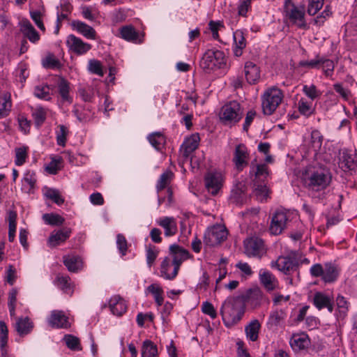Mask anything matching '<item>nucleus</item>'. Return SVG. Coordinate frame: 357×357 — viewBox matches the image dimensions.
Masks as SVG:
<instances>
[{
	"label": "nucleus",
	"instance_id": "69168bd1",
	"mask_svg": "<svg viewBox=\"0 0 357 357\" xmlns=\"http://www.w3.org/2000/svg\"><path fill=\"white\" fill-rule=\"evenodd\" d=\"M299 66L304 68L319 69L321 68V56H319V55H317L314 59L310 61H301L299 62Z\"/></svg>",
	"mask_w": 357,
	"mask_h": 357
},
{
	"label": "nucleus",
	"instance_id": "cd10ccee",
	"mask_svg": "<svg viewBox=\"0 0 357 357\" xmlns=\"http://www.w3.org/2000/svg\"><path fill=\"white\" fill-rule=\"evenodd\" d=\"M340 268L333 263H326L324 264V275L322 280L325 283H332L337 280Z\"/></svg>",
	"mask_w": 357,
	"mask_h": 357
},
{
	"label": "nucleus",
	"instance_id": "bf43d9fd",
	"mask_svg": "<svg viewBox=\"0 0 357 357\" xmlns=\"http://www.w3.org/2000/svg\"><path fill=\"white\" fill-rule=\"evenodd\" d=\"M45 196L58 205H61L64 202V199L61 196L59 192L55 189H47L45 192Z\"/></svg>",
	"mask_w": 357,
	"mask_h": 357
},
{
	"label": "nucleus",
	"instance_id": "aec40b11",
	"mask_svg": "<svg viewBox=\"0 0 357 357\" xmlns=\"http://www.w3.org/2000/svg\"><path fill=\"white\" fill-rule=\"evenodd\" d=\"M71 233V229L68 227L53 231L48 238V245L51 248H54L61 245L70 237Z\"/></svg>",
	"mask_w": 357,
	"mask_h": 357
},
{
	"label": "nucleus",
	"instance_id": "052dcab7",
	"mask_svg": "<svg viewBox=\"0 0 357 357\" xmlns=\"http://www.w3.org/2000/svg\"><path fill=\"white\" fill-rule=\"evenodd\" d=\"M34 95L40 99L50 100V87L48 85L44 84L37 86L34 89Z\"/></svg>",
	"mask_w": 357,
	"mask_h": 357
},
{
	"label": "nucleus",
	"instance_id": "de8ad7c7",
	"mask_svg": "<svg viewBox=\"0 0 357 357\" xmlns=\"http://www.w3.org/2000/svg\"><path fill=\"white\" fill-rule=\"evenodd\" d=\"M287 314L284 310H276L273 312L269 317L268 324L271 326H279L286 318Z\"/></svg>",
	"mask_w": 357,
	"mask_h": 357
},
{
	"label": "nucleus",
	"instance_id": "f8f14e48",
	"mask_svg": "<svg viewBox=\"0 0 357 357\" xmlns=\"http://www.w3.org/2000/svg\"><path fill=\"white\" fill-rule=\"evenodd\" d=\"M205 186L212 195H216L222 186V176L219 172H208L204 177Z\"/></svg>",
	"mask_w": 357,
	"mask_h": 357
},
{
	"label": "nucleus",
	"instance_id": "f257e3e1",
	"mask_svg": "<svg viewBox=\"0 0 357 357\" xmlns=\"http://www.w3.org/2000/svg\"><path fill=\"white\" fill-rule=\"evenodd\" d=\"M220 314L225 325L230 328L242 319L244 307L237 297L228 298L222 305Z\"/></svg>",
	"mask_w": 357,
	"mask_h": 357
},
{
	"label": "nucleus",
	"instance_id": "c85d7f7f",
	"mask_svg": "<svg viewBox=\"0 0 357 357\" xmlns=\"http://www.w3.org/2000/svg\"><path fill=\"white\" fill-rule=\"evenodd\" d=\"M260 329L261 324L259 320H252L245 327L246 337L252 342H256L259 338Z\"/></svg>",
	"mask_w": 357,
	"mask_h": 357
},
{
	"label": "nucleus",
	"instance_id": "7c9ffc66",
	"mask_svg": "<svg viewBox=\"0 0 357 357\" xmlns=\"http://www.w3.org/2000/svg\"><path fill=\"white\" fill-rule=\"evenodd\" d=\"M174 262L169 257H165L160 265V276L169 280L174 279L177 275H174Z\"/></svg>",
	"mask_w": 357,
	"mask_h": 357
},
{
	"label": "nucleus",
	"instance_id": "6e6d98bb",
	"mask_svg": "<svg viewBox=\"0 0 357 357\" xmlns=\"http://www.w3.org/2000/svg\"><path fill=\"white\" fill-rule=\"evenodd\" d=\"M58 88H59V94L61 96L62 99L63 100H68L70 98L69 82L66 79H65L64 78L62 77V78H61V79L59 82Z\"/></svg>",
	"mask_w": 357,
	"mask_h": 357
},
{
	"label": "nucleus",
	"instance_id": "c9c22d12",
	"mask_svg": "<svg viewBox=\"0 0 357 357\" xmlns=\"http://www.w3.org/2000/svg\"><path fill=\"white\" fill-rule=\"evenodd\" d=\"M254 183V192L257 198L261 202L266 201L270 193L269 189L267 188L265 181L259 182L255 181Z\"/></svg>",
	"mask_w": 357,
	"mask_h": 357
},
{
	"label": "nucleus",
	"instance_id": "39448f33",
	"mask_svg": "<svg viewBox=\"0 0 357 357\" xmlns=\"http://www.w3.org/2000/svg\"><path fill=\"white\" fill-rule=\"evenodd\" d=\"M236 297L244 308L245 306H248L252 309L257 308L267 300L262 290L257 287L250 288Z\"/></svg>",
	"mask_w": 357,
	"mask_h": 357
},
{
	"label": "nucleus",
	"instance_id": "6ab92c4d",
	"mask_svg": "<svg viewBox=\"0 0 357 357\" xmlns=\"http://www.w3.org/2000/svg\"><path fill=\"white\" fill-rule=\"evenodd\" d=\"M313 304L319 310L327 308L329 312L333 311V298L323 292H316L313 296Z\"/></svg>",
	"mask_w": 357,
	"mask_h": 357
},
{
	"label": "nucleus",
	"instance_id": "a211bd4d",
	"mask_svg": "<svg viewBox=\"0 0 357 357\" xmlns=\"http://www.w3.org/2000/svg\"><path fill=\"white\" fill-rule=\"evenodd\" d=\"M66 44L70 50L77 54H85L91 48L90 44L84 43L82 39L73 34L68 36Z\"/></svg>",
	"mask_w": 357,
	"mask_h": 357
},
{
	"label": "nucleus",
	"instance_id": "ddd939ff",
	"mask_svg": "<svg viewBox=\"0 0 357 357\" xmlns=\"http://www.w3.org/2000/svg\"><path fill=\"white\" fill-rule=\"evenodd\" d=\"M338 165L344 172L355 171L357 169V153L351 150H343Z\"/></svg>",
	"mask_w": 357,
	"mask_h": 357
},
{
	"label": "nucleus",
	"instance_id": "864d4df0",
	"mask_svg": "<svg viewBox=\"0 0 357 357\" xmlns=\"http://www.w3.org/2000/svg\"><path fill=\"white\" fill-rule=\"evenodd\" d=\"M336 304L338 308L340 317H344L349 310V303L342 295H338L336 298Z\"/></svg>",
	"mask_w": 357,
	"mask_h": 357
},
{
	"label": "nucleus",
	"instance_id": "20e7f679",
	"mask_svg": "<svg viewBox=\"0 0 357 357\" xmlns=\"http://www.w3.org/2000/svg\"><path fill=\"white\" fill-rule=\"evenodd\" d=\"M283 97L282 91L278 88L273 87L266 90L261 98L264 114H272L280 105Z\"/></svg>",
	"mask_w": 357,
	"mask_h": 357
},
{
	"label": "nucleus",
	"instance_id": "58836bf2",
	"mask_svg": "<svg viewBox=\"0 0 357 357\" xmlns=\"http://www.w3.org/2000/svg\"><path fill=\"white\" fill-rule=\"evenodd\" d=\"M250 173H253L255 175L253 182L255 181H258L259 182H264L265 179L268 175V167L266 164L257 165L255 169L254 167H252Z\"/></svg>",
	"mask_w": 357,
	"mask_h": 357
},
{
	"label": "nucleus",
	"instance_id": "ea45409f",
	"mask_svg": "<svg viewBox=\"0 0 357 357\" xmlns=\"http://www.w3.org/2000/svg\"><path fill=\"white\" fill-rule=\"evenodd\" d=\"M8 240L13 242L15 240L16 227H17V213L14 211H10L8 213Z\"/></svg>",
	"mask_w": 357,
	"mask_h": 357
},
{
	"label": "nucleus",
	"instance_id": "8fccbe9b",
	"mask_svg": "<svg viewBox=\"0 0 357 357\" xmlns=\"http://www.w3.org/2000/svg\"><path fill=\"white\" fill-rule=\"evenodd\" d=\"M58 128L59 130L56 131L57 144L61 146H65L69 130L64 125H59Z\"/></svg>",
	"mask_w": 357,
	"mask_h": 357
},
{
	"label": "nucleus",
	"instance_id": "c03bdc74",
	"mask_svg": "<svg viewBox=\"0 0 357 357\" xmlns=\"http://www.w3.org/2000/svg\"><path fill=\"white\" fill-rule=\"evenodd\" d=\"M159 249L152 244L146 246V263L149 267H151L159 255Z\"/></svg>",
	"mask_w": 357,
	"mask_h": 357
},
{
	"label": "nucleus",
	"instance_id": "0e129e2a",
	"mask_svg": "<svg viewBox=\"0 0 357 357\" xmlns=\"http://www.w3.org/2000/svg\"><path fill=\"white\" fill-rule=\"evenodd\" d=\"M324 0H309L307 13L310 15H314L322 8Z\"/></svg>",
	"mask_w": 357,
	"mask_h": 357
},
{
	"label": "nucleus",
	"instance_id": "a19ab883",
	"mask_svg": "<svg viewBox=\"0 0 357 357\" xmlns=\"http://www.w3.org/2000/svg\"><path fill=\"white\" fill-rule=\"evenodd\" d=\"M173 176L174 174L171 171H166L160 175L156 184V190L158 193L160 192L162 190L169 186Z\"/></svg>",
	"mask_w": 357,
	"mask_h": 357
},
{
	"label": "nucleus",
	"instance_id": "2eb2a0df",
	"mask_svg": "<svg viewBox=\"0 0 357 357\" xmlns=\"http://www.w3.org/2000/svg\"><path fill=\"white\" fill-rule=\"evenodd\" d=\"M200 138L197 133L192 134L182 144L180 152L183 160H188L190 155L198 148Z\"/></svg>",
	"mask_w": 357,
	"mask_h": 357
},
{
	"label": "nucleus",
	"instance_id": "680f3d73",
	"mask_svg": "<svg viewBox=\"0 0 357 357\" xmlns=\"http://www.w3.org/2000/svg\"><path fill=\"white\" fill-rule=\"evenodd\" d=\"M116 246L122 257L125 256L128 250V241L125 236L122 234L116 235Z\"/></svg>",
	"mask_w": 357,
	"mask_h": 357
},
{
	"label": "nucleus",
	"instance_id": "4d7b16f0",
	"mask_svg": "<svg viewBox=\"0 0 357 357\" xmlns=\"http://www.w3.org/2000/svg\"><path fill=\"white\" fill-rule=\"evenodd\" d=\"M298 109L299 112L305 116H310L314 111L312 107V103L308 102L303 98L298 101Z\"/></svg>",
	"mask_w": 357,
	"mask_h": 357
},
{
	"label": "nucleus",
	"instance_id": "e2e57ef3",
	"mask_svg": "<svg viewBox=\"0 0 357 357\" xmlns=\"http://www.w3.org/2000/svg\"><path fill=\"white\" fill-rule=\"evenodd\" d=\"M15 163L17 166L22 165L27 158V148L19 147L15 149Z\"/></svg>",
	"mask_w": 357,
	"mask_h": 357
},
{
	"label": "nucleus",
	"instance_id": "7ed1b4c3",
	"mask_svg": "<svg viewBox=\"0 0 357 357\" xmlns=\"http://www.w3.org/2000/svg\"><path fill=\"white\" fill-rule=\"evenodd\" d=\"M243 114L240 103L234 100L222 107L220 119L224 125L232 126L242 119Z\"/></svg>",
	"mask_w": 357,
	"mask_h": 357
},
{
	"label": "nucleus",
	"instance_id": "4be33fe9",
	"mask_svg": "<svg viewBox=\"0 0 357 357\" xmlns=\"http://www.w3.org/2000/svg\"><path fill=\"white\" fill-rule=\"evenodd\" d=\"M20 31L23 36L33 43H38L40 38L38 32L28 20L20 22Z\"/></svg>",
	"mask_w": 357,
	"mask_h": 357
},
{
	"label": "nucleus",
	"instance_id": "393cba45",
	"mask_svg": "<svg viewBox=\"0 0 357 357\" xmlns=\"http://www.w3.org/2000/svg\"><path fill=\"white\" fill-rule=\"evenodd\" d=\"M234 47L233 52L235 56L240 57L243 54V50L246 47L245 34L241 30H236L233 33Z\"/></svg>",
	"mask_w": 357,
	"mask_h": 357
},
{
	"label": "nucleus",
	"instance_id": "37998d69",
	"mask_svg": "<svg viewBox=\"0 0 357 357\" xmlns=\"http://www.w3.org/2000/svg\"><path fill=\"white\" fill-rule=\"evenodd\" d=\"M309 342L306 335H294L291 340V345L294 349H303L308 346Z\"/></svg>",
	"mask_w": 357,
	"mask_h": 357
},
{
	"label": "nucleus",
	"instance_id": "f3484780",
	"mask_svg": "<svg viewBox=\"0 0 357 357\" xmlns=\"http://www.w3.org/2000/svg\"><path fill=\"white\" fill-rule=\"evenodd\" d=\"M243 71L245 79L250 84H255L260 80V68L254 62L250 61H246L244 65Z\"/></svg>",
	"mask_w": 357,
	"mask_h": 357
},
{
	"label": "nucleus",
	"instance_id": "9d476101",
	"mask_svg": "<svg viewBox=\"0 0 357 357\" xmlns=\"http://www.w3.org/2000/svg\"><path fill=\"white\" fill-rule=\"evenodd\" d=\"M227 236V229L222 226L217 225L205 233L204 242L207 246L214 247L224 241Z\"/></svg>",
	"mask_w": 357,
	"mask_h": 357
},
{
	"label": "nucleus",
	"instance_id": "603ef678",
	"mask_svg": "<svg viewBox=\"0 0 357 357\" xmlns=\"http://www.w3.org/2000/svg\"><path fill=\"white\" fill-rule=\"evenodd\" d=\"M323 135L318 130H314L311 132L310 144L315 151H319L323 142Z\"/></svg>",
	"mask_w": 357,
	"mask_h": 357
},
{
	"label": "nucleus",
	"instance_id": "b1692460",
	"mask_svg": "<svg viewBox=\"0 0 357 357\" xmlns=\"http://www.w3.org/2000/svg\"><path fill=\"white\" fill-rule=\"evenodd\" d=\"M112 313L116 316H122L127 310L126 301L118 295L112 296L109 301Z\"/></svg>",
	"mask_w": 357,
	"mask_h": 357
},
{
	"label": "nucleus",
	"instance_id": "6e6552de",
	"mask_svg": "<svg viewBox=\"0 0 357 357\" xmlns=\"http://www.w3.org/2000/svg\"><path fill=\"white\" fill-rule=\"evenodd\" d=\"M284 12L289 20L298 27L307 29V24L305 20V9L303 6L297 7L291 0H285Z\"/></svg>",
	"mask_w": 357,
	"mask_h": 357
},
{
	"label": "nucleus",
	"instance_id": "e433bc0d",
	"mask_svg": "<svg viewBox=\"0 0 357 357\" xmlns=\"http://www.w3.org/2000/svg\"><path fill=\"white\" fill-rule=\"evenodd\" d=\"M12 107L11 97L9 93H3L0 98V119L8 116Z\"/></svg>",
	"mask_w": 357,
	"mask_h": 357
},
{
	"label": "nucleus",
	"instance_id": "dca6fc26",
	"mask_svg": "<svg viewBox=\"0 0 357 357\" xmlns=\"http://www.w3.org/2000/svg\"><path fill=\"white\" fill-rule=\"evenodd\" d=\"M248 157L249 153L247 147L244 144H240L236 146L233 162L238 170L242 171L243 168L248 165Z\"/></svg>",
	"mask_w": 357,
	"mask_h": 357
},
{
	"label": "nucleus",
	"instance_id": "338daca9",
	"mask_svg": "<svg viewBox=\"0 0 357 357\" xmlns=\"http://www.w3.org/2000/svg\"><path fill=\"white\" fill-rule=\"evenodd\" d=\"M8 330L6 323L0 321V344L3 347L7 345Z\"/></svg>",
	"mask_w": 357,
	"mask_h": 357
},
{
	"label": "nucleus",
	"instance_id": "f03ea898",
	"mask_svg": "<svg viewBox=\"0 0 357 357\" xmlns=\"http://www.w3.org/2000/svg\"><path fill=\"white\" fill-rule=\"evenodd\" d=\"M227 64V59L222 51L211 49L208 50L200 61V67L207 73L218 69L224 68Z\"/></svg>",
	"mask_w": 357,
	"mask_h": 357
},
{
	"label": "nucleus",
	"instance_id": "3c124183",
	"mask_svg": "<svg viewBox=\"0 0 357 357\" xmlns=\"http://www.w3.org/2000/svg\"><path fill=\"white\" fill-rule=\"evenodd\" d=\"M63 340L66 346L71 350L80 351L82 347L80 345L79 339L73 335H66L63 337Z\"/></svg>",
	"mask_w": 357,
	"mask_h": 357
},
{
	"label": "nucleus",
	"instance_id": "09e8293b",
	"mask_svg": "<svg viewBox=\"0 0 357 357\" xmlns=\"http://www.w3.org/2000/svg\"><path fill=\"white\" fill-rule=\"evenodd\" d=\"M43 219L46 224L54 226L61 225L65 221V219L62 216L54 213H45L43 215Z\"/></svg>",
	"mask_w": 357,
	"mask_h": 357
},
{
	"label": "nucleus",
	"instance_id": "4c0bfd02",
	"mask_svg": "<svg viewBox=\"0 0 357 357\" xmlns=\"http://www.w3.org/2000/svg\"><path fill=\"white\" fill-rule=\"evenodd\" d=\"M148 140L157 151H161L166 143L165 137L160 132L150 134L148 136Z\"/></svg>",
	"mask_w": 357,
	"mask_h": 357
},
{
	"label": "nucleus",
	"instance_id": "79ce46f5",
	"mask_svg": "<svg viewBox=\"0 0 357 357\" xmlns=\"http://www.w3.org/2000/svg\"><path fill=\"white\" fill-rule=\"evenodd\" d=\"M34 123L37 128H40L47 118V109L42 107H38L32 112Z\"/></svg>",
	"mask_w": 357,
	"mask_h": 357
},
{
	"label": "nucleus",
	"instance_id": "a18cd8bd",
	"mask_svg": "<svg viewBox=\"0 0 357 357\" xmlns=\"http://www.w3.org/2000/svg\"><path fill=\"white\" fill-rule=\"evenodd\" d=\"M147 289L153 295L155 301L157 305L158 306H161L164 302V298L162 296V289L158 284H152L148 287Z\"/></svg>",
	"mask_w": 357,
	"mask_h": 357
},
{
	"label": "nucleus",
	"instance_id": "1a4fd4ad",
	"mask_svg": "<svg viewBox=\"0 0 357 357\" xmlns=\"http://www.w3.org/2000/svg\"><path fill=\"white\" fill-rule=\"evenodd\" d=\"M271 268H277L285 275H290L296 271L299 266L298 260L291 256H280L277 260L272 261Z\"/></svg>",
	"mask_w": 357,
	"mask_h": 357
},
{
	"label": "nucleus",
	"instance_id": "f704fd0d",
	"mask_svg": "<svg viewBox=\"0 0 357 357\" xmlns=\"http://www.w3.org/2000/svg\"><path fill=\"white\" fill-rule=\"evenodd\" d=\"M141 353L142 357H158L157 345L150 340L143 342Z\"/></svg>",
	"mask_w": 357,
	"mask_h": 357
},
{
	"label": "nucleus",
	"instance_id": "13d9d810",
	"mask_svg": "<svg viewBox=\"0 0 357 357\" xmlns=\"http://www.w3.org/2000/svg\"><path fill=\"white\" fill-rule=\"evenodd\" d=\"M89 70L95 75L102 77L104 75V71L102 69V63L100 61L96 59H91L89 61Z\"/></svg>",
	"mask_w": 357,
	"mask_h": 357
},
{
	"label": "nucleus",
	"instance_id": "774afa93",
	"mask_svg": "<svg viewBox=\"0 0 357 357\" xmlns=\"http://www.w3.org/2000/svg\"><path fill=\"white\" fill-rule=\"evenodd\" d=\"M331 11L329 9V6H326L325 9L321 12V13L317 16V17L314 20V24L319 26L324 24L326 19L331 16Z\"/></svg>",
	"mask_w": 357,
	"mask_h": 357
},
{
	"label": "nucleus",
	"instance_id": "4468645a",
	"mask_svg": "<svg viewBox=\"0 0 357 357\" xmlns=\"http://www.w3.org/2000/svg\"><path fill=\"white\" fill-rule=\"evenodd\" d=\"M169 253L174 264V275H178L181 264L189 257V252L176 244H173L169 246Z\"/></svg>",
	"mask_w": 357,
	"mask_h": 357
},
{
	"label": "nucleus",
	"instance_id": "423d86ee",
	"mask_svg": "<svg viewBox=\"0 0 357 357\" xmlns=\"http://www.w3.org/2000/svg\"><path fill=\"white\" fill-rule=\"evenodd\" d=\"M244 252L248 257L261 259L267 252L264 241L258 236L247 238L243 241Z\"/></svg>",
	"mask_w": 357,
	"mask_h": 357
},
{
	"label": "nucleus",
	"instance_id": "2f4dec72",
	"mask_svg": "<svg viewBox=\"0 0 357 357\" xmlns=\"http://www.w3.org/2000/svg\"><path fill=\"white\" fill-rule=\"evenodd\" d=\"M55 284L65 294H72L73 293V284L68 275L58 274L55 280Z\"/></svg>",
	"mask_w": 357,
	"mask_h": 357
},
{
	"label": "nucleus",
	"instance_id": "a878e982",
	"mask_svg": "<svg viewBox=\"0 0 357 357\" xmlns=\"http://www.w3.org/2000/svg\"><path fill=\"white\" fill-rule=\"evenodd\" d=\"M49 323L53 328H67L70 326L68 318L62 311H52Z\"/></svg>",
	"mask_w": 357,
	"mask_h": 357
},
{
	"label": "nucleus",
	"instance_id": "0eeeda50",
	"mask_svg": "<svg viewBox=\"0 0 357 357\" xmlns=\"http://www.w3.org/2000/svg\"><path fill=\"white\" fill-rule=\"evenodd\" d=\"M331 178L328 173L316 171L305 178V185L309 190L319 192L326 189L330 184Z\"/></svg>",
	"mask_w": 357,
	"mask_h": 357
},
{
	"label": "nucleus",
	"instance_id": "5fc2aeb1",
	"mask_svg": "<svg viewBox=\"0 0 357 357\" xmlns=\"http://www.w3.org/2000/svg\"><path fill=\"white\" fill-rule=\"evenodd\" d=\"M303 92L312 100L321 96V92L317 89L314 84L304 85L303 87Z\"/></svg>",
	"mask_w": 357,
	"mask_h": 357
},
{
	"label": "nucleus",
	"instance_id": "bb28decb",
	"mask_svg": "<svg viewBox=\"0 0 357 357\" xmlns=\"http://www.w3.org/2000/svg\"><path fill=\"white\" fill-rule=\"evenodd\" d=\"M71 26L73 29L76 30L87 39H96V32L95 29L86 23L79 20H74L72 22Z\"/></svg>",
	"mask_w": 357,
	"mask_h": 357
},
{
	"label": "nucleus",
	"instance_id": "473e14b6",
	"mask_svg": "<svg viewBox=\"0 0 357 357\" xmlns=\"http://www.w3.org/2000/svg\"><path fill=\"white\" fill-rule=\"evenodd\" d=\"M63 264L70 272H77L82 268V261L79 257L67 255L63 257Z\"/></svg>",
	"mask_w": 357,
	"mask_h": 357
},
{
	"label": "nucleus",
	"instance_id": "49530a36",
	"mask_svg": "<svg viewBox=\"0 0 357 357\" xmlns=\"http://www.w3.org/2000/svg\"><path fill=\"white\" fill-rule=\"evenodd\" d=\"M42 64L47 69H59L61 67V62L53 54H50L43 59Z\"/></svg>",
	"mask_w": 357,
	"mask_h": 357
},
{
	"label": "nucleus",
	"instance_id": "c756f323",
	"mask_svg": "<svg viewBox=\"0 0 357 357\" xmlns=\"http://www.w3.org/2000/svg\"><path fill=\"white\" fill-rule=\"evenodd\" d=\"M33 328V323L26 317H20L15 323V329L20 335L24 336L31 333Z\"/></svg>",
	"mask_w": 357,
	"mask_h": 357
},
{
	"label": "nucleus",
	"instance_id": "72a5a7b5",
	"mask_svg": "<svg viewBox=\"0 0 357 357\" xmlns=\"http://www.w3.org/2000/svg\"><path fill=\"white\" fill-rule=\"evenodd\" d=\"M121 37L129 42L136 43L139 38V33L132 25H126L120 28Z\"/></svg>",
	"mask_w": 357,
	"mask_h": 357
},
{
	"label": "nucleus",
	"instance_id": "412c9836",
	"mask_svg": "<svg viewBox=\"0 0 357 357\" xmlns=\"http://www.w3.org/2000/svg\"><path fill=\"white\" fill-rule=\"evenodd\" d=\"M259 281L268 291H272L278 287L277 278L272 273L266 270L259 271Z\"/></svg>",
	"mask_w": 357,
	"mask_h": 357
},
{
	"label": "nucleus",
	"instance_id": "5701e85b",
	"mask_svg": "<svg viewBox=\"0 0 357 357\" xmlns=\"http://www.w3.org/2000/svg\"><path fill=\"white\" fill-rule=\"evenodd\" d=\"M157 224L165 230L167 237L174 236L178 231L176 221L173 217H162L157 220Z\"/></svg>",
	"mask_w": 357,
	"mask_h": 357
},
{
	"label": "nucleus",
	"instance_id": "9b49d317",
	"mask_svg": "<svg viewBox=\"0 0 357 357\" xmlns=\"http://www.w3.org/2000/svg\"><path fill=\"white\" fill-rule=\"evenodd\" d=\"M289 216L287 211L282 210L276 211L271 219L270 231L274 235L280 234L285 229Z\"/></svg>",
	"mask_w": 357,
	"mask_h": 357
}]
</instances>
